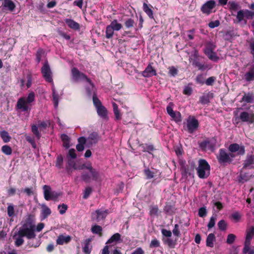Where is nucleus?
Returning a JSON list of instances; mask_svg holds the SVG:
<instances>
[{"label":"nucleus","instance_id":"f257e3e1","mask_svg":"<svg viewBox=\"0 0 254 254\" xmlns=\"http://www.w3.org/2000/svg\"><path fill=\"white\" fill-rule=\"evenodd\" d=\"M228 150L229 153L227 152L225 149L221 148L217 155L218 162L222 166L231 164L233 158L236 156H243L245 154V147L241 144H230Z\"/></svg>","mask_w":254,"mask_h":254},{"label":"nucleus","instance_id":"f03ea898","mask_svg":"<svg viewBox=\"0 0 254 254\" xmlns=\"http://www.w3.org/2000/svg\"><path fill=\"white\" fill-rule=\"evenodd\" d=\"M196 169L200 179H206L210 175V166L205 159H200L198 160V166Z\"/></svg>","mask_w":254,"mask_h":254},{"label":"nucleus","instance_id":"7ed1b4c3","mask_svg":"<svg viewBox=\"0 0 254 254\" xmlns=\"http://www.w3.org/2000/svg\"><path fill=\"white\" fill-rule=\"evenodd\" d=\"M121 235L118 233H116L112 235L111 238L106 242V246L102 250V254H110V250H111L112 247L115 246L118 242L121 240Z\"/></svg>","mask_w":254,"mask_h":254},{"label":"nucleus","instance_id":"20e7f679","mask_svg":"<svg viewBox=\"0 0 254 254\" xmlns=\"http://www.w3.org/2000/svg\"><path fill=\"white\" fill-rule=\"evenodd\" d=\"M91 174V176L85 172H83L81 174V179L85 183H89L91 182V179L93 181H97L100 178L99 173L96 169L92 168H90L89 171Z\"/></svg>","mask_w":254,"mask_h":254},{"label":"nucleus","instance_id":"39448f33","mask_svg":"<svg viewBox=\"0 0 254 254\" xmlns=\"http://www.w3.org/2000/svg\"><path fill=\"white\" fill-rule=\"evenodd\" d=\"M41 71L45 81L48 83H53L52 72L47 60L45 61Z\"/></svg>","mask_w":254,"mask_h":254},{"label":"nucleus","instance_id":"423d86ee","mask_svg":"<svg viewBox=\"0 0 254 254\" xmlns=\"http://www.w3.org/2000/svg\"><path fill=\"white\" fill-rule=\"evenodd\" d=\"M173 102H170L167 107L166 110L168 115L173 119L176 123H180L182 121L181 114L180 112L174 111L173 106H174Z\"/></svg>","mask_w":254,"mask_h":254},{"label":"nucleus","instance_id":"0eeeda50","mask_svg":"<svg viewBox=\"0 0 254 254\" xmlns=\"http://www.w3.org/2000/svg\"><path fill=\"white\" fill-rule=\"evenodd\" d=\"M35 231V228L23 227L22 229H20L18 231L17 234H18L20 237H25L28 239H32L36 237Z\"/></svg>","mask_w":254,"mask_h":254},{"label":"nucleus","instance_id":"6e6552de","mask_svg":"<svg viewBox=\"0 0 254 254\" xmlns=\"http://www.w3.org/2000/svg\"><path fill=\"white\" fill-rule=\"evenodd\" d=\"M31 109L30 105L26 102V99L24 97H21L18 99L17 102V109L19 110L20 112H24L26 114L27 117L29 115Z\"/></svg>","mask_w":254,"mask_h":254},{"label":"nucleus","instance_id":"1a4fd4ad","mask_svg":"<svg viewBox=\"0 0 254 254\" xmlns=\"http://www.w3.org/2000/svg\"><path fill=\"white\" fill-rule=\"evenodd\" d=\"M109 213V212L108 209L105 210H96L92 213L91 220L96 222H100L101 221H104Z\"/></svg>","mask_w":254,"mask_h":254},{"label":"nucleus","instance_id":"9d476101","mask_svg":"<svg viewBox=\"0 0 254 254\" xmlns=\"http://www.w3.org/2000/svg\"><path fill=\"white\" fill-rule=\"evenodd\" d=\"M88 143H98L101 140V135L92 129L87 130Z\"/></svg>","mask_w":254,"mask_h":254},{"label":"nucleus","instance_id":"9b49d317","mask_svg":"<svg viewBox=\"0 0 254 254\" xmlns=\"http://www.w3.org/2000/svg\"><path fill=\"white\" fill-rule=\"evenodd\" d=\"M216 6V2L214 0L207 1L201 7V11L207 15L212 12V9Z\"/></svg>","mask_w":254,"mask_h":254},{"label":"nucleus","instance_id":"f8f14e48","mask_svg":"<svg viewBox=\"0 0 254 254\" xmlns=\"http://www.w3.org/2000/svg\"><path fill=\"white\" fill-rule=\"evenodd\" d=\"M199 127L198 121L194 116H190L187 121V127L190 133H193Z\"/></svg>","mask_w":254,"mask_h":254},{"label":"nucleus","instance_id":"ddd939ff","mask_svg":"<svg viewBox=\"0 0 254 254\" xmlns=\"http://www.w3.org/2000/svg\"><path fill=\"white\" fill-rule=\"evenodd\" d=\"M254 236V227L252 226L250 229L247 230L246 240L244 244V252L248 250L249 245H251V240Z\"/></svg>","mask_w":254,"mask_h":254},{"label":"nucleus","instance_id":"4468645a","mask_svg":"<svg viewBox=\"0 0 254 254\" xmlns=\"http://www.w3.org/2000/svg\"><path fill=\"white\" fill-rule=\"evenodd\" d=\"M152 63H149L144 70L142 72V75L144 77H151L157 75L156 70L152 66Z\"/></svg>","mask_w":254,"mask_h":254},{"label":"nucleus","instance_id":"2eb2a0df","mask_svg":"<svg viewBox=\"0 0 254 254\" xmlns=\"http://www.w3.org/2000/svg\"><path fill=\"white\" fill-rule=\"evenodd\" d=\"M239 119L242 122L253 124L254 123V114H249L247 112H243L241 113Z\"/></svg>","mask_w":254,"mask_h":254},{"label":"nucleus","instance_id":"dca6fc26","mask_svg":"<svg viewBox=\"0 0 254 254\" xmlns=\"http://www.w3.org/2000/svg\"><path fill=\"white\" fill-rule=\"evenodd\" d=\"M64 22L67 26L75 31H79L80 29V24L70 18H65Z\"/></svg>","mask_w":254,"mask_h":254},{"label":"nucleus","instance_id":"f3484780","mask_svg":"<svg viewBox=\"0 0 254 254\" xmlns=\"http://www.w3.org/2000/svg\"><path fill=\"white\" fill-rule=\"evenodd\" d=\"M71 74L73 79L75 81H78L79 79H81L85 74L80 72L76 67H73L71 69Z\"/></svg>","mask_w":254,"mask_h":254},{"label":"nucleus","instance_id":"a211bd4d","mask_svg":"<svg viewBox=\"0 0 254 254\" xmlns=\"http://www.w3.org/2000/svg\"><path fill=\"white\" fill-rule=\"evenodd\" d=\"M213 97V93L209 92L206 94H204L199 98V102L202 105L208 104L210 103V99Z\"/></svg>","mask_w":254,"mask_h":254},{"label":"nucleus","instance_id":"6ab92c4d","mask_svg":"<svg viewBox=\"0 0 254 254\" xmlns=\"http://www.w3.org/2000/svg\"><path fill=\"white\" fill-rule=\"evenodd\" d=\"M1 6L4 9L10 11H13L15 7V3L11 0H4Z\"/></svg>","mask_w":254,"mask_h":254},{"label":"nucleus","instance_id":"aec40b11","mask_svg":"<svg viewBox=\"0 0 254 254\" xmlns=\"http://www.w3.org/2000/svg\"><path fill=\"white\" fill-rule=\"evenodd\" d=\"M98 115L102 119L107 120L108 119V111L103 105L96 108Z\"/></svg>","mask_w":254,"mask_h":254},{"label":"nucleus","instance_id":"412c9836","mask_svg":"<svg viewBox=\"0 0 254 254\" xmlns=\"http://www.w3.org/2000/svg\"><path fill=\"white\" fill-rule=\"evenodd\" d=\"M244 79L247 82L254 80V66L251 67L244 75Z\"/></svg>","mask_w":254,"mask_h":254},{"label":"nucleus","instance_id":"4be33fe9","mask_svg":"<svg viewBox=\"0 0 254 254\" xmlns=\"http://www.w3.org/2000/svg\"><path fill=\"white\" fill-rule=\"evenodd\" d=\"M23 227L35 228V217L33 215H28L25 220V223L23 225Z\"/></svg>","mask_w":254,"mask_h":254},{"label":"nucleus","instance_id":"5701e85b","mask_svg":"<svg viewBox=\"0 0 254 254\" xmlns=\"http://www.w3.org/2000/svg\"><path fill=\"white\" fill-rule=\"evenodd\" d=\"M71 240V237L69 236H65L63 235H60L58 237L56 242L58 245H63L64 244L68 243Z\"/></svg>","mask_w":254,"mask_h":254},{"label":"nucleus","instance_id":"b1692460","mask_svg":"<svg viewBox=\"0 0 254 254\" xmlns=\"http://www.w3.org/2000/svg\"><path fill=\"white\" fill-rule=\"evenodd\" d=\"M253 164H254V154H248L247 155L246 160L244 161L243 164V168L246 169Z\"/></svg>","mask_w":254,"mask_h":254},{"label":"nucleus","instance_id":"393cba45","mask_svg":"<svg viewBox=\"0 0 254 254\" xmlns=\"http://www.w3.org/2000/svg\"><path fill=\"white\" fill-rule=\"evenodd\" d=\"M43 190L44 198L47 201L51 200V193L52 191H51V187L49 186L44 185L43 186Z\"/></svg>","mask_w":254,"mask_h":254},{"label":"nucleus","instance_id":"a878e982","mask_svg":"<svg viewBox=\"0 0 254 254\" xmlns=\"http://www.w3.org/2000/svg\"><path fill=\"white\" fill-rule=\"evenodd\" d=\"M200 148L205 151H210L211 152L214 151L215 149V144H199Z\"/></svg>","mask_w":254,"mask_h":254},{"label":"nucleus","instance_id":"bb28decb","mask_svg":"<svg viewBox=\"0 0 254 254\" xmlns=\"http://www.w3.org/2000/svg\"><path fill=\"white\" fill-rule=\"evenodd\" d=\"M178 239L175 240H172L170 238H162V241L164 244L167 245L169 248H174L177 244V241Z\"/></svg>","mask_w":254,"mask_h":254},{"label":"nucleus","instance_id":"cd10ccee","mask_svg":"<svg viewBox=\"0 0 254 254\" xmlns=\"http://www.w3.org/2000/svg\"><path fill=\"white\" fill-rule=\"evenodd\" d=\"M242 101L247 103H253L254 102V96L252 93L245 94L242 98Z\"/></svg>","mask_w":254,"mask_h":254},{"label":"nucleus","instance_id":"c85d7f7f","mask_svg":"<svg viewBox=\"0 0 254 254\" xmlns=\"http://www.w3.org/2000/svg\"><path fill=\"white\" fill-rule=\"evenodd\" d=\"M228 8L231 11H236L241 8L239 4L235 1H229L228 4Z\"/></svg>","mask_w":254,"mask_h":254},{"label":"nucleus","instance_id":"c756f323","mask_svg":"<svg viewBox=\"0 0 254 254\" xmlns=\"http://www.w3.org/2000/svg\"><path fill=\"white\" fill-rule=\"evenodd\" d=\"M51 214V209L46 205H43L42 206L41 216L43 219H46Z\"/></svg>","mask_w":254,"mask_h":254},{"label":"nucleus","instance_id":"7c9ffc66","mask_svg":"<svg viewBox=\"0 0 254 254\" xmlns=\"http://www.w3.org/2000/svg\"><path fill=\"white\" fill-rule=\"evenodd\" d=\"M216 48V45H214L212 42H207L205 44V48L204 49V53L208 54L214 51Z\"/></svg>","mask_w":254,"mask_h":254},{"label":"nucleus","instance_id":"2f4dec72","mask_svg":"<svg viewBox=\"0 0 254 254\" xmlns=\"http://www.w3.org/2000/svg\"><path fill=\"white\" fill-rule=\"evenodd\" d=\"M143 10L150 18L154 19L153 10L146 2H144L143 4Z\"/></svg>","mask_w":254,"mask_h":254},{"label":"nucleus","instance_id":"473e14b6","mask_svg":"<svg viewBox=\"0 0 254 254\" xmlns=\"http://www.w3.org/2000/svg\"><path fill=\"white\" fill-rule=\"evenodd\" d=\"M215 240V236L213 233L209 234L206 241V245L207 247L212 248L214 246L213 242Z\"/></svg>","mask_w":254,"mask_h":254},{"label":"nucleus","instance_id":"72a5a7b5","mask_svg":"<svg viewBox=\"0 0 254 254\" xmlns=\"http://www.w3.org/2000/svg\"><path fill=\"white\" fill-rule=\"evenodd\" d=\"M139 147L141 148L142 151L148 152L149 153L154 150L153 145H147V144H139Z\"/></svg>","mask_w":254,"mask_h":254},{"label":"nucleus","instance_id":"f704fd0d","mask_svg":"<svg viewBox=\"0 0 254 254\" xmlns=\"http://www.w3.org/2000/svg\"><path fill=\"white\" fill-rule=\"evenodd\" d=\"M112 106L116 120L117 121L120 120L121 119V115L120 114V110L118 109L117 104L115 102H113Z\"/></svg>","mask_w":254,"mask_h":254},{"label":"nucleus","instance_id":"c9c22d12","mask_svg":"<svg viewBox=\"0 0 254 254\" xmlns=\"http://www.w3.org/2000/svg\"><path fill=\"white\" fill-rule=\"evenodd\" d=\"M91 230L93 234H98L100 236H102V232L103 229L102 227L99 225L95 224L94 225L92 226Z\"/></svg>","mask_w":254,"mask_h":254},{"label":"nucleus","instance_id":"e433bc0d","mask_svg":"<svg viewBox=\"0 0 254 254\" xmlns=\"http://www.w3.org/2000/svg\"><path fill=\"white\" fill-rule=\"evenodd\" d=\"M114 31H119L122 28V25L118 22L117 19H114L110 24Z\"/></svg>","mask_w":254,"mask_h":254},{"label":"nucleus","instance_id":"4c0bfd02","mask_svg":"<svg viewBox=\"0 0 254 254\" xmlns=\"http://www.w3.org/2000/svg\"><path fill=\"white\" fill-rule=\"evenodd\" d=\"M218 229L221 231L226 230L228 227V224L225 220L222 219L220 220L217 224Z\"/></svg>","mask_w":254,"mask_h":254},{"label":"nucleus","instance_id":"58836bf2","mask_svg":"<svg viewBox=\"0 0 254 254\" xmlns=\"http://www.w3.org/2000/svg\"><path fill=\"white\" fill-rule=\"evenodd\" d=\"M216 219L217 215L213 214L212 216L210 217L209 221L207 226L208 230L211 229L215 226Z\"/></svg>","mask_w":254,"mask_h":254},{"label":"nucleus","instance_id":"ea45409f","mask_svg":"<svg viewBox=\"0 0 254 254\" xmlns=\"http://www.w3.org/2000/svg\"><path fill=\"white\" fill-rule=\"evenodd\" d=\"M92 99H93V104L95 106V107H96V108L99 107L100 106L103 105L101 101L97 97V94L95 91H94L93 94Z\"/></svg>","mask_w":254,"mask_h":254},{"label":"nucleus","instance_id":"a19ab883","mask_svg":"<svg viewBox=\"0 0 254 254\" xmlns=\"http://www.w3.org/2000/svg\"><path fill=\"white\" fill-rule=\"evenodd\" d=\"M52 96L54 107L55 108H57L59 105V95L56 93L54 88L52 89Z\"/></svg>","mask_w":254,"mask_h":254},{"label":"nucleus","instance_id":"79ce46f5","mask_svg":"<svg viewBox=\"0 0 254 254\" xmlns=\"http://www.w3.org/2000/svg\"><path fill=\"white\" fill-rule=\"evenodd\" d=\"M64 159L62 155H59L57 156L56 161V166L59 169L63 167Z\"/></svg>","mask_w":254,"mask_h":254},{"label":"nucleus","instance_id":"37998d69","mask_svg":"<svg viewBox=\"0 0 254 254\" xmlns=\"http://www.w3.org/2000/svg\"><path fill=\"white\" fill-rule=\"evenodd\" d=\"M114 30L110 25H107L106 28V37L108 39L112 38L114 35Z\"/></svg>","mask_w":254,"mask_h":254},{"label":"nucleus","instance_id":"c03bdc74","mask_svg":"<svg viewBox=\"0 0 254 254\" xmlns=\"http://www.w3.org/2000/svg\"><path fill=\"white\" fill-rule=\"evenodd\" d=\"M205 54L207 56L209 60L213 62H216L219 59V57L217 56L216 53L214 51H212L211 53H209L208 54L205 53Z\"/></svg>","mask_w":254,"mask_h":254},{"label":"nucleus","instance_id":"a18cd8bd","mask_svg":"<svg viewBox=\"0 0 254 254\" xmlns=\"http://www.w3.org/2000/svg\"><path fill=\"white\" fill-rule=\"evenodd\" d=\"M44 54V51L43 49L39 48L36 53V61L37 64H39L41 60L42 55Z\"/></svg>","mask_w":254,"mask_h":254},{"label":"nucleus","instance_id":"49530a36","mask_svg":"<svg viewBox=\"0 0 254 254\" xmlns=\"http://www.w3.org/2000/svg\"><path fill=\"white\" fill-rule=\"evenodd\" d=\"M159 209L157 205L150 207L149 214L151 216H158Z\"/></svg>","mask_w":254,"mask_h":254},{"label":"nucleus","instance_id":"de8ad7c7","mask_svg":"<svg viewBox=\"0 0 254 254\" xmlns=\"http://www.w3.org/2000/svg\"><path fill=\"white\" fill-rule=\"evenodd\" d=\"M67 164L68 166L66 168L67 171H69L71 168L74 170H77L78 167L76 166L75 162L72 159H68Z\"/></svg>","mask_w":254,"mask_h":254},{"label":"nucleus","instance_id":"09e8293b","mask_svg":"<svg viewBox=\"0 0 254 254\" xmlns=\"http://www.w3.org/2000/svg\"><path fill=\"white\" fill-rule=\"evenodd\" d=\"M0 136L4 142H7L10 141V137L8 133L6 131H2L0 132Z\"/></svg>","mask_w":254,"mask_h":254},{"label":"nucleus","instance_id":"8fccbe9b","mask_svg":"<svg viewBox=\"0 0 254 254\" xmlns=\"http://www.w3.org/2000/svg\"><path fill=\"white\" fill-rule=\"evenodd\" d=\"M92 192V189L91 187H88L85 189V190L83 191V198L84 199H86L88 198L89 195Z\"/></svg>","mask_w":254,"mask_h":254},{"label":"nucleus","instance_id":"3c124183","mask_svg":"<svg viewBox=\"0 0 254 254\" xmlns=\"http://www.w3.org/2000/svg\"><path fill=\"white\" fill-rule=\"evenodd\" d=\"M25 99L26 102L31 105L30 104L35 101V93L33 91L30 92Z\"/></svg>","mask_w":254,"mask_h":254},{"label":"nucleus","instance_id":"603ef678","mask_svg":"<svg viewBox=\"0 0 254 254\" xmlns=\"http://www.w3.org/2000/svg\"><path fill=\"white\" fill-rule=\"evenodd\" d=\"M160 246V243L159 240H158L156 238H154L151 240L149 248H158Z\"/></svg>","mask_w":254,"mask_h":254},{"label":"nucleus","instance_id":"864d4df0","mask_svg":"<svg viewBox=\"0 0 254 254\" xmlns=\"http://www.w3.org/2000/svg\"><path fill=\"white\" fill-rule=\"evenodd\" d=\"M245 11L243 10H240L238 11L237 15L236 16L237 19L238 20V22H242L244 18L245 17Z\"/></svg>","mask_w":254,"mask_h":254},{"label":"nucleus","instance_id":"5fc2aeb1","mask_svg":"<svg viewBox=\"0 0 254 254\" xmlns=\"http://www.w3.org/2000/svg\"><path fill=\"white\" fill-rule=\"evenodd\" d=\"M135 24L134 21L132 18H128L125 22V25L126 28H129L133 27Z\"/></svg>","mask_w":254,"mask_h":254},{"label":"nucleus","instance_id":"6e6d98bb","mask_svg":"<svg viewBox=\"0 0 254 254\" xmlns=\"http://www.w3.org/2000/svg\"><path fill=\"white\" fill-rule=\"evenodd\" d=\"M58 208L59 210L60 213L62 215L65 213L68 207L66 204L63 203L62 204L59 205Z\"/></svg>","mask_w":254,"mask_h":254},{"label":"nucleus","instance_id":"4d7b16f0","mask_svg":"<svg viewBox=\"0 0 254 254\" xmlns=\"http://www.w3.org/2000/svg\"><path fill=\"white\" fill-rule=\"evenodd\" d=\"M207 211L206 207H201L198 209V214L200 217L203 218L207 215Z\"/></svg>","mask_w":254,"mask_h":254},{"label":"nucleus","instance_id":"13d9d810","mask_svg":"<svg viewBox=\"0 0 254 254\" xmlns=\"http://www.w3.org/2000/svg\"><path fill=\"white\" fill-rule=\"evenodd\" d=\"M144 172L147 179H152L154 176V173L151 171L149 169H145Z\"/></svg>","mask_w":254,"mask_h":254},{"label":"nucleus","instance_id":"bf43d9fd","mask_svg":"<svg viewBox=\"0 0 254 254\" xmlns=\"http://www.w3.org/2000/svg\"><path fill=\"white\" fill-rule=\"evenodd\" d=\"M172 233L174 235L180 237L181 236V232L179 230V225L178 224H176L174 226V228L172 230Z\"/></svg>","mask_w":254,"mask_h":254},{"label":"nucleus","instance_id":"052dcab7","mask_svg":"<svg viewBox=\"0 0 254 254\" xmlns=\"http://www.w3.org/2000/svg\"><path fill=\"white\" fill-rule=\"evenodd\" d=\"M2 152L6 155H10L11 154L12 150L10 147L7 145H3L1 148Z\"/></svg>","mask_w":254,"mask_h":254},{"label":"nucleus","instance_id":"680f3d73","mask_svg":"<svg viewBox=\"0 0 254 254\" xmlns=\"http://www.w3.org/2000/svg\"><path fill=\"white\" fill-rule=\"evenodd\" d=\"M90 239L86 240L84 246L83 248V252L85 254H90L91 252V251L89 249V243L90 242Z\"/></svg>","mask_w":254,"mask_h":254},{"label":"nucleus","instance_id":"e2e57ef3","mask_svg":"<svg viewBox=\"0 0 254 254\" xmlns=\"http://www.w3.org/2000/svg\"><path fill=\"white\" fill-rule=\"evenodd\" d=\"M192 93V88L189 85L186 86L183 90V94L188 96H190Z\"/></svg>","mask_w":254,"mask_h":254},{"label":"nucleus","instance_id":"0e129e2a","mask_svg":"<svg viewBox=\"0 0 254 254\" xmlns=\"http://www.w3.org/2000/svg\"><path fill=\"white\" fill-rule=\"evenodd\" d=\"M236 239V236L233 234H230L228 235L226 242L228 244H232L234 243Z\"/></svg>","mask_w":254,"mask_h":254},{"label":"nucleus","instance_id":"69168bd1","mask_svg":"<svg viewBox=\"0 0 254 254\" xmlns=\"http://www.w3.org/2000/svg\"><path fill=\"white\" fill-rule=\"evenodd\" d=\"M164 210L166 213L171 214L174 212V208L170 204L167 203L164 206Z\"/></svg>","mask_w":254,"mask_h":254},{"label":"nucleus","instance_id":"338daca9","mask_svg":"<svg viewBox=\"0 0 254 254\" xmlns=\"http://www.w3.org/2000/svg\"><path fill=\"white\" fill-rule=\"evenodd\" d=\"M204 77L203 74H198L196 77V81L197 83L203 84L205 83Z\"/></svg>","mask_w":254,"mask_h":254},{"label":"nucleus","instance_id":"774afa93","mask_svg":"<svg viewBox=\"0 0 254 254\" xmlns=\"http://www.w3.org/2000/svg\"><path fill=\"white\" fill-rule=\"evenodd\" d=\"M245 16L247 19L252 18L253 16L254 17V11H252L248 9H246L245 10Z\"/></svg>","mask_w":254,"mask_h":254}]
</instances>
